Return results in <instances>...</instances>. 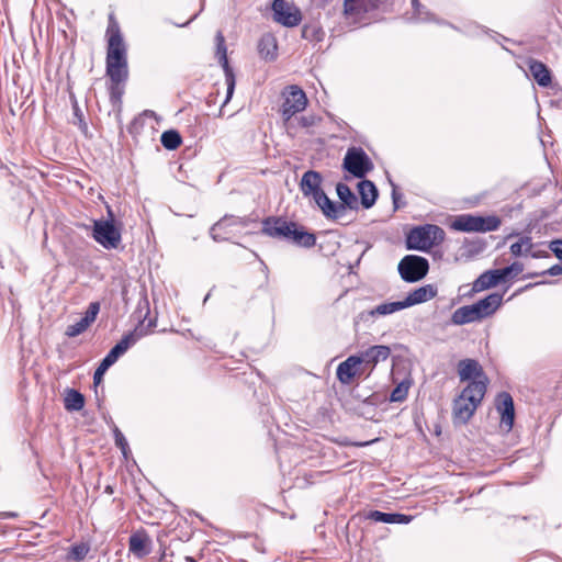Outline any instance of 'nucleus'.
<instances>
[{"label": "nucleus", "instance_id": "nucleus-1", "mask_svg": "<svg viewBox=\"0 0 562 562\" xmlns=\"http://www.w3.org/2000/svg\"><path fill=\"white\" fill-rule=\"evenodd\" d=\"M108 49L105 58V74L109 81H127L128 63L127 47L119 23L110 15L106 29Z\"/></svg>", "mask_w": 562, "mask_h": 562}, {"label": "nucleus", "instance_id": "nucleus-2", "mask_svg": "<svg viewBox=\"0 0 562 562\" xmlns=\"http://www.w3.org/2000/svg\"><path fill=\"white\" fill-rule=\"evenodd\" d=\"M261 233L268 237L292 243L300 247L312 248L316 244V237L303 226L288 221L281 216H268L262 221Z\"/></svg>", "mask_w": 562, "mask_h": 562}, {"label": "nucleus", "instance_id": "nucleus-3", "mask_svg": "<svg viewBox=\"0 0 562 562\" xmlns=\"http://www.w3.org/2000/svg\"><path fill=\"white\" fill-rule=\"evenodd\" d=\"M503 294L491 293L471 305L457 308L451 316L454 325H464L492 316L502 305Z\"/></svg>", "mask_w": 562, "mask_h": 562}, {"label": "nucleus", "instance_id": "nucleus-4", "mask_svg": "<svg viewBox=\"0 0 562 562\" xmlns=\"http://www.w3.org/2000/svg\"><path fill=\"white\" fill-rule=\"evenodd\" d=\"M486 393L482 382L469 383L461 394L454 398L452 416L454 424H465L475 413Z\"/></svg>", "mask_w": 562, "mask_h": 562}, {"label": "nucleus", "instance_id": "nucleus-5", "mask_svg": "<svg viewBox=\"0 0 562 562\" xmlns=\"http://www.w3.org/2000/svg\"><path fill=\"white\" fill-rule=\"evenodd\" d=\"M445 231L435 224L416 226L409 231L406 237L407 249L427 251L445 239Z\"/></svg>", "mask_w": 562, "mask_h": 562}, {"label": "nucleus", "instance_id": "nucleus-6", "mask_svg": "<svg viewBox=\"0 0 562 562\" xmlns=\"http://www.w3.org/2000/svg\"><path fill=\"white\" fill-rule=\"evenodd\" d=\"M108 220H94L92 237L105 249H116L121 244V231L114 224V214L108 206Z\"/></svg>", "mask_w": 562, "mask_h": 562}, {"label": "nucleus", "instance_id": "nucleus-7", "mask_svg": "<svg viewBox=\"0 0 562 562\" xmlns=\"http://www.w3.org/2000/svg\"><path fill=\"white\" fill-rule=\"evenodd\" d=\"M283 97L281 115L286 130L290 132L295 127L293 116L305 110L307 98L305 92L297 86H290L283 93Z\"/></svg>", "mask_w": 562, "mask_h": 562}, {"label": "nucleus", "instance_id": "nucleus-8", "mask_svg": "<svg viewBox=\"0 0 562 562\" xmlns=\"http://www.w3.org/2000/svg\"><path fill=\"white\" fill-rule=\"evenodd\" d=\"M342 168L355 178L363 179L374 165L362 147L351 146L346 151Z\"/></svg>", "mask_w": 562, "mask_h": 562}, {"label": "nucleus", "instance_id": "nucleus-9", "mask_svg": "<svg viewBox=\"0 0 562 562\" xmlns=\"http://www.w3.org/2000/svg\"><path fill=\"white\" fill-rule=\"evenodd\" d=\"M398 273L406 282H417L422 280L429 270L428 260L416 255L405 256L398 263Z\"/></svg>", "mask_w": 562, "mask_h": 562}, {"label": "nucleus", "instance_id": "nucleus-10", "mask_svg": "<svg viewBox=\"0 0 562 562\" xmlns=\"http://www.w3.org/2000/svg\"><path fill=\"white\" fill-rule=\"evenodd\" d=\"M215 43H216L215 55L218 59L220 65L222 66V68L224 70L225 81H226V86H227L226 98L222 105V106H224L229 102V100L232 99V97L234 94L236 80H235L234 70L228 64L225 37L221 31H218L215 35Z\"/></svg>", "mask_w": 562, "mask_h": 562}, {"label": "nucleus", "instance_id": "nucleus-11", "mask_svg": "<svg viewBox=\"0 0 562 562\" xmlns=\"http://www.w3.org/2000/svg\"><path fill=\"white\" fill-rule=\"evenodd\" d=\"M252 220L249 216H235V215H224L220 221H217L210 229V236L214 241H224L228 240V234L233 233L234 227H247Z\"/></svg>", "mask_w": 562, "mask_h": 562}, {"label": "nucleus", "instance_id": "nucleus-12", "mask_svg": "<svg viewBox=\"0 0 562 562\" xmlns=\"http://www.w3.org/2000/svg\"><path fill=\"white\" fill-rule=\"evenodd\" d=\"M458 374L460 381H469V383L482 382L485 385V390H487L488 379L477 360H460L458 363Z\"/></svg>", "mask_w": 562, "mask_h": 562}, {"label": "nucleus", "instance_id": "nucleus-13", "mask_svg": "<svg viewBox=\"0 0 562 562\" xmlns=\"http://www.w3.org/2000/svg\"><path fill=\"white\" fill-rule=\"evenodd\" d=\"M272 12L274 21L284 26H296L301 22L300 12L285 0H273Z\"/></svg>", "mask_w": 562, "mask_h": 562}, {"label": "nucleus", "instance_id": "nucleus-14", "mask_svg": "<svg viewBox=\"0 0 562 562\" xmlns=\"http://www.w3.org/2000/svg\"><path fill=\"white\" fill-rule=\"evenodd\" d=\"M100 312V303L91 302L85 316L75 324L68 325L65 335L69 338H74L87 330V328L95 321Z\"/></svg>", "mask_w": 562, "mask_h": 562}, {"label": "nucleus", "instance_id": "nucleus-15", "mask_svg": "<svg viewBox=\"0 0 562 562\" xmlns=\"http://www.w3.org/2000/svg\"><path fill=\"white\" fill-rule=\"evenodd\" d=\"M496 408L501 414V425L510 430L514 425L515 408L513 397L508 392H502L497 395Z\"/></svg>", "mask_w": 562, "mask_h": 562}, {"label": "nucleus", "instance_id": "nucleus-16", "mask_svg": "<svg viewBox=\"0 0 562 562\" xmlns=\"http://www.w3.org/2000/svg\"><path fill=\"white\" fill-rule=\"evenodd\" d=\"M322 181L323 178L318 171L307 170L301 178L300 190L304 196L315 200L319 193L324 192Z\"/></svg>", "mask_w": 562, "mask_h": 562}, {"label": "nucleus", "instance_id": "nucleus-17", "mask_svg": "<svg viewBox=\"0 0 562 562\" xmlns=\"http://www.w3.org/2000/svg\"><path fill=\"white\" fill-rule=\"evenodd\" d=\"M138 336L135 333L124 335L122 339L106 353L101 362L109 368L113 366L117 359L123 356L130 347L136 344Z\"/></svg>", "mask_w": 562, "mask_h": 562}, {"label": "nucleus", "instance_id": "nucleus-18", "mask_svg": "<svg viewBox=\"0 0 562 562\" xmlns=\"http://www.w3.org/2000/svg\"><path fill=\"white\" fill-rule=\"evenodd\" d=\"M391 355V348L384 345H375L359 355L361 364L364 363L373 369L379 362L385 361Z\"/></svg>", "mask_w": 562, "mask_h": 562}, {"label": "nucleus", "instance_id": "nucleus-19", "mask_svg": "<svg viewBox=\"0 0 562 562\" xmlns=\"http://www.w3.org/2000/svg\"><path fill=\"white\" fill-rule=\"evenodd\" d=\"M378 0H345V14L357 21L364 13L374 10Z\"/></svg>", "mask_w": 562, "mask_h": 562}, {"label": "nucleus", "instance_id": "nucleus-20", "mask_svg": "<svg viewBox=\"0 0 562 562\" xmlns=\"http://www.w3.org/2000/svg\"><path fill=\"white\" fill-rule=\"evenodd\" d=\"M437 288L432 284H426L412 291L404 300L405 308L425 303L437 295Z\"/></svg>", "mask_w": 562, "mask_h": 562}, {"label": "nucleus", "instance_id": "nucleus-21", "mask_svg": "<svg viewBox=\"0 0 562 562\" xmlns=\"http://www.w3.org/2000/svg\"><path fill=\"white\" fill-rule=\"evenodd\" d=\"M314 201L327 218L339 220L345 216V206L333 202L325 192L319 193Z\"/></svg>", "mask_w": 562, "mask_h": 562}, {"label": "nucleus", "instance_id": "nucleus-22", "mask_svg": "<svg viewBox=\"0 0 562 562\" xmlns=\"http://www.w3.org/2000/svg\"><path fill=\"white\" fill-rule=\"evenodd\" d=\"M361 364L358 356H349L345 361L340 362L337 367V379L342 384H350L357 374V368Z\"/></svg>", "mask_w": 562, "mask_h": 562}, {"label": "nucleus", "instance_id": "nucleus-23", "mask_svg": "<svg viewBox=\"0 0 562 562\" xmlns=\"http://www.w3.org/2000/svg\"><path fill=\"white\" fill-rule=\"evenodd\" d=\"M405 310V306L403 304V301H396V302H384L375 307H373L370 311H366L359 314V317L361 319H369V318H375L379 316H387L391 314H394L398 311Z\"/></svg>", "mask_w": 562, "mask_h": 562}, {"label": "nucleus", "instance_id": "nucleus-24", "mask_svg": "<svg viewBox=\"0 0 562 562\" xmlns=\"http://www.w3.org/2000/svg\"><path fill=\"white\" fill-rule=\"evenodd\" d=\"M527 64L532 78L540 87L546 88L551 85V71L542 61L529 58Z\"/></svg>", "mask_w": 562, "mask_h": 562}, {"label": "nucleus", "instance_id": "nucleus-25", "mask_svg": "<svg viewBox=\"0 0 562 562\" xmlns=\"http://www.w3.org/2000/svg\"><path fill=\"white\" fill-rule=\"evenodd\" d=\"M503 282V279L497 269L487 270L479 276L477 279L472 283V292L477 293L490 288L497 285Z\"/></svg>", "mask_w": 562, "mask_h": 562}, {"label": "nucleus", "instance_id": "nucleus-26", "mask_svg": "<svg viewBox=\"0 0 562 562\" xmlns=\"http://www.w3.org/2000/svg\"><path fill=\"white\" fill-rule=\"evenodd\" d=\"M130 551L137 558H143L150 552V538L145 532H136L130 537Z\"/></svg>", "mask_w": 562, "mask_h": 562}, {"label": "nucleus", "instance_id": "nucleus-27", "mask_svg": "<svg viewBox=\"0 0 562 562\" xmlns=\"http://www.w3.org/2000/svg\"><path fill=\"white\" fill-rule=\"evenodd\" d=\"M277 50L278 45L276 37L270 33L263 34L258 42V53L261 58L270 61L274 60L277 57Z\"/></svg>", "mask_w": 562, "mask_h": 562}, {"label": "nucleus", "instance_id": "nucleus-28", "mask_svg": "<svg viewBox=\"0 0 562 562\" xmlns=\"http://www.w3.org/2000/svg\"><path fill=\"white\" fill-rule=\"evenodd\" d=\"M358 191L362 206L364 209L372 207L378 199V189L375 184L370 180H361L358 183Z\"/></svg>", "mask_w": 562, "mask_h": 562}, {"label": "nucleus", "instance_id": "nucleus-29", "mask_svg": "<svg viewBox=\"0 0 562 562\" xmlns=\"http://www.w3.org/2000/svg\"><path fill=\"white\" fill-rule=\"evenodd\" d=\"M336 192L341 201V203L338 204L345 206V213L348 209L353 211L359 209L358 199L347 184L338 182L336 186Z\"/></svg>", "mask_w": 562, "mask_h": 562}, {"label": "nucleus", "instance_id": "nucleus-30", "mask_svg": "<svg viewBox=\"0 0 562 562\" xmlns=\"http://www.w3.org/2000/svg\"><path fill=\"white\" fill-rule=\"evenodd\" d=\"M476 217L474 214L457 215L450 223V228L457 232L475 233Z\"/></svg>", "mask_w": 562, "mask_h": 562}, {"label": "nucleus", "instance_id": "nucleus-31", "mask_svg": "<svg viewBox=\"0 0 562 562\" xmlns=\"http://www.w3.org/2000/svg\"><path fill=\"white\" fill-rule=\"evenodd\" d=\"M64 406L68 412L81 411L85 406V396L75 389H66Z\"/></svg>", "mask_w": 562, "mask_h": 562}, {"label": "nucleus", "instance_id": "nucleus-32", "mask_svg": "<svg viewBox=\"0 0 562 562\" xmlns=\"http://www.w3.org/2000/svg\"><path fill=\"white\" fill-rule=\"evenodd\" d=\"M412 19L415 22L427 23V22H436L442 25H449L454 29V26L446 21H441L435 16L425 5L419 4V7L413 8V16Z\"/></svg>", "mask_w": 562, "mask_h": 562}, {"label": "nucleus", "instance_id": "nucleus-33", "mask_svg": "<svg viewBox=\"0 0 562 562\" xmlns=\"http://www.w3.org/2000/svg\"><path fill=\"white\" fill-rule=\"evenodd\" d=\"M501 224H502V221L496 215H487V216L477 215L475 233L495 232L499 228Z\"/></svg>", "mask_w": 562, "mask_h": 562}, {"label": "nucleus", "instance_id": "nucleus-34", "mask_svg": "<svg viewBox=\"0 0 562 562\" xmlns=\"http://www.w3.org/2000/svg\"><path fill=\"white\" fill-rule=\"evenodd\" d=\"M126 81H109L108 91L110 101L113 105H120L122 103V97L125 92Z\"/></svg>", "mask_w": 562, "mask_h": 562}, {"label": "nucleus", "instance_id": "nucleus-35", "mask_svg": "<svg viewBox=\"0 0 562 562\" xmlns=\"http://www.w3.org/2000/svg\"><path fill=\"white\" fill-rule=\"evenodd\" d=\"M160 142L166 149L173 150L181 145L182 138L177 131L169 130L161 134Z\"/></svg>", "mask_w": 562, "mask_h": 562}, {"label": "nucleus", "instance_id": "nucleus-36", "mask_svg": "<svg viewBox=\"0 0 562 562\" xmlns=\"http://www.w3.org/2000/svg\"><path fill=\"white\" fill-rule=\"evenodd\" d=\"M90 551V547L87 543H78L72 546L69 551L67 558L72 561H82L87 557Z\"/></svg>", "mask_w": 562, "mask_h": 562}, {"label": "nucleus", "instance_id": "nucleus-37", "mask_svg": "<svg viewBox=\"0 0 562 562\" xmlns=\"http://www.w3.org/2000/svg\"><path fill=\"white\" fill-rule=\"evenodd\" d=\"M409 382L402 381L391 392L390 401L391 402H403L408 394Z\"/></svg>", "mask_w": 562, "mask_h": 562}, {"label": "nucleus", "instance_id": "nucleus-38", "mask_svg": "<svg viewBox=\"0 0 562 562\" xmlns=\"http://www.w3.org/2000/svg\"><path fill=\"white\" fill-rule=\"evenodd\" d=\"M503 281H505L512 274L517 276L524 270V265L519 261L513 262L510 266H507L503 269H497Z\"/></svg>", "mask_w": 562, "mask_h": 562}, {"label": "nucleus", "instance_id": "nucleus-39", "mask_svg": "<svg viewBox=\"0 0 562 562\" xmlns=\"http://www.w3.org/2000/svg\"><path fill=\"white\" fill-rule=\"evenodd\" d=\"M367 518L376 522L393 524V513H383L380 510H371Z\"/></svg>", "mask_w": 562, "mask_h": 562}, {"label": "nucleus", "instance_id": "nucleus-40", "mask_svg": "<svg viewBox=\"0 0 562 562\" xmlns=\"http://www.w3.org/2000/svg\"><path fill=\"white\" fill-rule=\"evenodd\" d=\"M112 431H113V436H114L115 446L120 450H124L126 448V443H127L126 438L124 437L122 431L119 429V427L116 425H114V424H113V427H112Z\"/></svg>", "mask_w": 562, "mask_h": 562}, {"label": "nucleus", "instance_id": "nucleus-41", "mask_svg": "<svg viewBox=\"0 0 562 562\" xmlns=\"http://www.w3.org/2000/svg\"><path fill=\"white\" fill-rule=\"evenodd\" d=\"M546 274L553 276V277L562 274V266L561 265H553L552 267H550L546 271H542L540 273H531L528 277L529 278H536L538 276H546Z\"/></svg>", "mask_w": 562, "mask_h": 562}, {"label": "nucleus", "instance_id": "nucleus-42", "mask_svg": "<svg viewBox=\"0 0 562 562\" xmlns=\"http://www.w3.org/2000/svg\"><path fill=\"white\" fill-rule=\"evenodd\" d=\"M389 182H390V184L392 187L393 205H394V209L397 210V209L401 207L400 200L402 198V193L398 191L397 186L391 179H389Z\"/></svg>", "mask_w": 562, "mask_h": 562}, {"label": "nucleus", "instance_id": "nucleus-43", "mask_svg": "<svg viewBox=\"0 0 562 562\" xmlns=\"http://www.w3.org/2000/svg\"><path fill=\"white\" fill-rule=\"evenodd\" d=\"M549 248L558 259L562 260V239L550 241Z\"/></svg>", "mask_w": 562, "mask_h": 562}, {"label": "nucleus", "instance_id": "nucleus-44", "mask_svg": "<svg viewBox=\"0 0 562 562\" xmlns=\"http://www.w3.org/2000/svg\"><path fill=\"white\" fill-rule=\"evenodd\" d=\"M108 369H109L108 366H104L103 362H100L99 367L97 368V370L94 371V374H93L94 385H98L102 381V378Z\"/></svg>", "mask_w": 562, "mask_h": 562}, {"label": "nucleus", "instance_id": "nucleus-45", "mask_svg": "<svg viewBox=\"0 0 562 562\" xmlns=\"http://www.w3.org/2000/svg\"><path fill=\"white\" fill-rule=\"evenodd\" d=\"M413 517L404 514L393 513V524L406 525L412 521Z\"/></svg>", "mask_w": 562, "mask_h": 562}, {"label": "nucleus", "instance_id": "nucleus-46", "mask_svg": "<svg viewBox=\"0 0 562 562\" xmlns=\"http://www.w3.org/2000/svg\"><path fill=\"white\" fill-rule=\"evenodd\" d=\"M509 249H510V254L515 257H519V256L526 254L525 248H524L522 244L519 243V240L512 244Z\"/></svg>", "mask_w": 562, "mask_h": 562}, {"label": "nucleus", "instance_id": "nucleus-47", "mask_svg": "<svg viewBox=\"0 0 562 562\" xmlns=\"http://www.w3.org/2000/svg\"><path fill=\"white\" fill-rule=\"evenodd\" d=\"M297 124L302 127H310L314 124V119L312 116H301L297 119Z\"/></svg>", "mask_w": 562, "mask_h": 562}, {"label": "nucleus", "instance_id": "nucleus-48", "mask_svg": "<svg viewBox=\"0 0 562 562\" xmlns=\"http://www.w3.org/2000/svg\"><path fill=\"white\" fill-rule=\"evenodd\" d=\"M519 243H521V244H522V246H524V248H525V252L530 251V250H531V248H532V246H533V245H532V239H531V237H529V236H522V237H520Z\"/></svg>", "mask_w": 562, "mask_h": 562}, {"label": "nucleus", "instance_id": "nucleus-49", "mask_svg": "<svg viewBox=\"0 0 562 562\" xmlns=\"http://www.w3.org/2000/svg\"><path fill=\"white\" fill-rule=\"evenodd\" d=\"M549 256V252L546 250H538L531 254L532 258H548Z\"/></svg>", "mask_w": 562, "mask_h": 562}, {"label": "nucleus", "instance_id": "nucleus-50", "mask_svg": "<svg viewBox=\"0 0 562 562\" xmlns=\"http://www.w3.org/2000/svg\"><path fill=\"white\" fill-rule=\"evenodd\" d=\"M196 16H198V14H194L193 16H191V19H190L189 21H187V22H184V23H178V24H176V25H177V26H179V27H186V26H188V25H189V24H190V23H191V22H192Z\"/></svg>", "mask_w": 562, "mask_h": 562}, {"label": "nucleus", "instance_id": "nucleus-51", "mask_svg": "<svg viewBox=\"0 0 562 562\" xmlns=\"http://www.w3.org/2000/svg\"><path fill=\"white\" fill-rule=\"evenodd\" d=\"M122 454L124 456L125 459H127V456L130 453V447H128V443H126V448L124 450H121Z\"/></svg>", "mask_w": 562, "mask_h": 562}, {"label": "nucleus", "instance_id": "nucleus-52", "mask_svg": "<svg viewBox=\"0 0 562 562\" xmlns=\"http://www.w3.org/2000/svg\"><path fill=\"white\" fill-rule=\"evenodd\" d=\"M419 4H422L419 2V0H412V7L415 8V7H419Z\"/></svg>", "mask_w": 562, "mask_h": 562}, {"label": "nucleus", "instance_id": "nucleus-53", "mask_svg": "<svg viewBox=\"0 0 562 562\" xmlns=\"http://www.w3.org/2000/svg\"><path fill=\"white\" fill-rule=\"evenodd\" d=\"M7 517H15L16 515L14 513H7L4 514Z\"/></svg>", "mask_w": 562, "mask_h": 562}, {"label": "nucleus", "instance_id": "nucleus-54", "mask_svg": "<svg viewBox=\"0 0 562 562\" xmlns=\"http://www.w3.org/2000/svg\"><path fill=\"white\" fill-rule=\"evenodd\" d=\"M144 114H145V115H153V114H154V112H153V111H148V110H147V111H145V112H144Z\"/></svg>", "mask_w": 562, "mask_h": 562}, {"label": "nucleus", "instance_id": "nucleus-55", "mask_svg": "<svg viewBox=\"0 0 562 562\" xmlns=\"http://www.w3.org/2000/svg\"><path fill=\"white\" fill-rule=\"evenodd\" d=\"M148 325H149V326H154V325H155V322H154V321H150Z\"/></svg>", "mask_w": 562, "mask_h": 562}]
</instances>
